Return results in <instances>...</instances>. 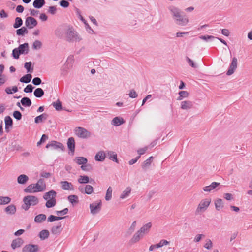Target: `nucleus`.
<instances>
[{"instance_id":"1","label":"nucleus","mask_w":252,"mask_h":252,"mask_svg":"<svg viewBox=\"0 0 252 252\" xmlns=\"http://www.w3.org/2000/svg\"><path fill=\"white\" fill-rule=\"evenodd\" d=\"M46 183L42 178L39 179L37 182L35 184H31L28 186L25 189L24 191L27 193H36L44 191L46 189Z\"/></svg>"},{"instance_id":"2","label":"nucleus","mask_w":252,"mask_h":252,"mask_svg":"<svg viewBox=\"0 0 252 252\" xmlns=\"http://www.w3.org/2000/svg\"><path fill=\"white\" fill-rule=\"evenodd\" d=\"M65 37L69 42H78L82 39L81 36L72 26H68L65 32Z\"/></svg>"},{"instance_id":"3","label":"nucleus","mask_w":252,"mask_h":252,"mask_svg":"<svg viewBox=\"0 0 252 252\" xmlns=\"http://www.w3.org/2000/svg\"><path fill=\"white\" fill-rule=\"evenodd\" d=\"M24 205L22 208L25 210H28L31 206H35L39 203L38 198L33 195H28L23 198Z\"/></svg>"},{"instance_id":"4","label":"nucleus","mask_w":252,"mask_h":252,"mask_svg":"<svg viewBox=\"0 0 252 252\" xmlns=\"http://www.w3.org/2000/svg\"><path fill=\"white\" fill-rule=\"evenodd\" d=\"M211 202V199L210 198L202 199L196 209L195 213L198 214L204 213L207 210Z\"/></svg>"},{"instance_id":"5","label":"nucleus","mask_w":252,"mask_h":252,"mask_svg":"<svg viewBox=\"0 0 252 252\" xmlns=\"http://www.w3.org/2000/svg\"><path fill=\"white\" fill-rule=\"evenodd\" d=\"M74 132L76 136L82 139H87L91 136V132L82 127L78 126L75 127Z\"/></svg>"},{"instance_id":"6","label":"nucleus","mask_w":252,"mask_h":252,"mask_svg":"<svg viewBox=\"0 0 252 252\" xmlns=\"http://www.w3.org/2000/svg\"><path fill=\"white\" fill-rule=\"evenodd\" d=\"M74 62L73 57L72 56L69 57L63 66H62L61 69V75L62 76H65L68 72V70L72 67Z\"/></svg>"},{"instance_id":"7","label":"nucleus","mask_w":252,"mask_h":252,"mask_svg":"<svg viewBox=\"0 0 252 252\" xmlns=\"http://www.w3.org/2000/svg\"><path fill=\"white\" fill-rule=\"evenodd\" d=\"M182 11L173 19L177 25L181 26H185L189 22V20L188 17L185 15H182Z\"/></svg>"},{"instance_id":"8","label":"nucleus","mask_w":252,"mask_h":252,"mask_svg":"<svg viewBox=\"0 0 252 252\" xmlns=\"http://www.w3.org/2000/svg\"><path fill=\"white\" fill-rule=\"evenodd\" d=\"M102 203L101 200L96 201L90 204V212L95 215L100 212L101 209Z\"/></svg>"},{"instance_id":"9","label":"nucleus","mask_w":252,"mask_h":252,"mask_svg":"<svg viewBox=\"0 0 252 252\" xmlns=\"http://www.w3.org/2000/svg\"><path fill=\"white\" fill-rule=\"evenodd\" d=\"M238 60L236 57L232 58V62L230 64L229 68L226 72V75L228 76L231 75L236 71L237 68Z\"/></svg>"},{"instance_id":"10","label":"nucleus","mask_w":252,"mask_h":252,"mask_svg":"<svg viewBox=\"0 0 252 252\" xmlns=\"http://www.w3.org/2000/svg\"><path fill=\"white\" fill-rule=\"evenodd\" d=\"M38 249V246L37 245L28 244L23 248L22 252H37Z\"/></svg>"},{"instance_id":"11","label":"nucleus","mask_w":252,"mask_h":252,"mask_svg":"<svg viewBox=\"0 0 252 252\" xmlns=\"http://www.w3.org/2000/svg\"><path fill=\"white\" fill-rule=\"evenodd\" d=\"M46 147L47 148H51L52 149H60L61 150H63L64 149V146L62 143L55 141H52L50 143H48L46 145Z\"/></svg>"},{"instance_id":"12","label":"nucleus","mask_w":252,"mask_h":252,"mask_svg":"<svg viewBox=\"0 0 252 252\" xmlns=\"http://www.w3.org/2000/svg\"><path fill=\"white\" fill-rule=\"evenodd\" d=\"M37 24L35 19L32 17H28L25 21V25L29 29H32Z\"/></svg>"},{"instance_id":"13","label":"nucleus","mask_w":252,"mask_h":252,"mask_svg":"<svg viewBox=\"0 0 252 252\" xmlns=\"http://www.w3.org/2000/svg\"><path fill=\"white\" fill-rule=\"evenodd\" d=\"M78 190L82 193L91 194L93 192V187L89 185H86L85 187L80 186L78 187Z\"/></svg>"},{"instance_id":"14","label":"nucleus","mask_w":252,"mask_h":252,"mask_svg":"<svg viewBox=\"0 0 252 252\" xmlns=\"http://www.w3.org/2000/svg\"><path fill=\"white\" fill-rule=\"evenodd\" d=\"M168 9L169 10L173 19L175 17H177V16L182 12L180 8L173 5L168 6Z\"/></svg>"},{"instance_id":"15","label":"nucleus","mask_w":252,"mask_h":252,"mask_svg":"<svg viewBox=\"0 0 252 252\" xmlns=\"http://www.w3.org/2000/svg\"><path fill=\"white\" fill-rule=\"evenodd\" d=\"M24 244V240L21 238H17L12 240L11 247L12 249L15 250L21 247Z\"/></svg>"},{"instance_id":"16","label":"nucleus","mask_w":252,"mask_h":252,"mask_svg":"<svg viewBox=\"0 0 252 252\" xmlns=\"http://www.w3.org/2000/svg\"><path fill=\"white\" fill-rule=\"evenodd\" d=\"M144 236H143L138 230L132 236L130 240L131 244L136 243L140 241Z\"/></svg>"},{"instance_id":"17","label":"nucleus","mask_w":252,"mask_h":252,"mask_svg":"<svg viewBox=\"0 0 252 252\" xmlns=\"http://www.w3.org/2000/svg\"><path fill=\"white\" fill-rule=\"evenodd\" d=\"M193 107V103L190 100H185L181 102V108L185 110H189Z\"/></svg>"},{"instance_id":"18","label":"nucleus","mask_w":252,"mask_h":252,"mask_svg":"<svg viewBox=\"0 0 252 252\" xmlns=\"http://www.w3.org/2000/svg\"><path fill=\"white\" fill-rule=\"evenodd\" d=\"M61 185V188L63 190H74V187L73 185L67 181H61L60 182Z\"/></svg>"},{"instance_id":"19","label":"nucleus","mask_w":252,"mask_h":252,"mask_svg":"<svg viewBox=\"0 0 252 252\" xmlns=\"http://www.w3.org/2000/svg\"><path fill=\"white\" fill-rule=\"evenodd\" d=\"M220 184L219 182H213L210 185L205 186L202 189L205 192H210Z\"/></svg>"},{"instance_id":"20","label":"nucleus","mask_w":252,"mask_h":252,"mask_svg":"<svg viewBox=\"0 0 252 252\" xmlns=\"http://www.w3.org/2000/svg\"><path fill=\"white\" fill-rule=\"evenodd\" d=\"M152 227V223L151 222H148L146 224L144 225L142 227L140 228L138 231L143 235L144 236L146 234H147L151 228Z\"/></svg>"},{"instance_id":"21","label":"nucleus","mask_w":252,"mask_h":252,"mask_svg":"<svg viewBox=\"0 0 252 252\" xmlns=\"http://www.w3.org/2000/svg\"><path fill=\"white\" fill-rule=\"evenodd\" d=\"M4 122L5 124V131L7 132H9L10 127H12V126L13 120L10 116H7L5 117Z\"/></svg>"},{"instance_id":"22","label":"nucleus","mask_w":252,"mask_h":252,"mask_svg":"<svg viewBox=\"0 0 252 252\" xmlns=\"http://www.w3.org/2000/svg\"><path fill=\"white\" fill-rule=\"evenodd\" d=\"M17 49H19V53H20L21 54H27L29 50V44L27 43L21 44Z\"/></svg>"},{"instance_id":"23","label":"nucleus","mask_w":252,"mask_h":252,"mask_svg":"<svg viewBox=\"0 0 252 252\" xmlns=\"http://www.w3.org/2000/svg\"><path fill=\"white\" fill-rule=\"evenodd\" d=\"M131 191V188L129 187H128L125 189L124 190L122 191L121 194L120 195V198L121 199H124L127 198Z\"/></svg>"},{"instance_id":"24","label":"nucleus","mask_w":252,"mask_h":252,"mask_svg":"<svg viewBox=\"0 0 252 252\" xmlns=\"http://www.w3.org/2000/svg\"><path fill=\"white\" fill-rule=\"evenodd\" d=\"M57 193L55 190H52L49 192H46L43 195V198L45 200L52 199L56 198Z\"/></svg>"},{"instance_id":"25","label":"nucleus","mask_w":252,"mask_h":252,"mask_svg":"<svg viewBox=\"0 0 252 252\" xmlns=\"http://www.w3.org/2000/svg\"><path fill=\"white\" fill-rule=\"evenodd\" d=\"M16 211V206L13 204L9 205L5 208V212L8 215H14Z\"/></svg>"},{"instance_id":"26","label":"nucleus","mask_w":252,"mask_h":252,"mask_svg":"<svg viewBox=\"0 0 252 252\" xmlns=\"http://www.w3.org/2000/svg\"><path fill=\"white\" fill-rule=\"evenodd\" d=\"M105 153L103 151H100L95 155V160L98 161H103L105 160Z\"/></svg>"},{"instance_id":"27","label":"nucleus","mask_w":252,"mask_h":252,"mask_svg":"<svg viewBox=\"0 0 252 252\" xmlns=\"http://www.w3.org/2000/svg\"><path fill=\"white\" fill-rule=\"evenodd\" d=\"M153 159V157L151 156L142 163L141 166L143 170H146L150 167Z\"/></svg>"},{"instance_id":"28","label":"nucleus","mask_w":252,"mask_h":252,"mask_svg":"<svg viewBox=\"0 0 252 252\" xmlns=\"http://www.w3.org/2000/svg\"><path fill=\"white\" fill-rule=\"evenodd\" d=\"M124 123V119L120 117H116L112 120L111 124L115 126H119Z\"/></svg>"},{"instance_id":"29","label":"nucleus","mask_w":252,"mask_h":252,"mask_svg":"<svg viewBox=\"0 0 252 252\" xmlns=\"http://www.w3.org/2000/svg\"><path fill=\"white\" fill-rule=\"evenodd\" d=\"M215 208L217 211H220L224 207L223 201L221 199L218 198L215 201Z\"/></svg>"},{"instance_id":"30","label":"nucleus","mask_w":252,"mask_h":252,"mask_svg":"<svg viewBox=\"0 0 252 252\" xmlns=\"http://www.w3.org/2000/svg\"><path fill=\"white\" fill-rule=\"evenodd\" d=\"M67 144L68 148L70 151L72 152H74L75 150V140L74 138H69Z\"/></svg>"},{"instance_id":"31","label":"nucleus","mask_w":252,"mask_h":252,"mask_svg":"<svg viewBox=\"0 0 252 252\" xmlns=\"http://www.w3.org/2000/svg\"><path fill=\"white\" fill-rule=\"evenodd\" d=\"M29 180L28 177L25 174H21L17 178V182L20 184H26Z\"/></svg>"},{"instance_id":"32","label":"nucleus","mask_w":252,"mask_h":252,"mask_svg":"<svg viewBox=\"0 0 252 252\" xmlns=\"http://www.w3.org/2000/svg\"><path fill=\"white\" fill-rule=\"evenodd\" d=\"M213 247V244L212 240L209 238L206 239L204 241L203 247L208 250H210L212 249Z\"/></svg>"},{"instance_id":"33","label":"nucleus","mask_w":252,"mask_h":252,"mask_svg":"<svg viewBox=\"0 0 252 252\" xmlns=\"http://www.w3.org/2000/svg\"><path fill=\"white\" fill-rule=\"evenodd\" d=\"M48 115L45 113H43L38 116H37L35 118V123H40L43 122L44 120H46L47 119Z\"/></svg>"},{"instance_id":"34","label":"nucleus","mask_w":252,"mask_h":252,"mask_svg":"<svg viewBox=\"0 0 252 252\" xmlns=\"http://www.w3.org/2000/svg\"><path fill=\"white\" fill-rule=\"evenodd\" d=\"M107 156L110 159H111L116 162H118L117 159V156L115 152L111 151H108L107 152Z\"/></svg>"},{"instance_id":"35","label":"nucleus","mask_w":252,"mask_h":252,"mask_svg":"<svg viewBox=\"0 0 252 252\" xmlns=\"http://www.w3.org/2000/svg\"><path fill=\"white\" fill-rule=\"evenodd\" d=\"M44 0H35L33 3V6L36 8H40L45 4Z\"/></svg>"},{"instance_id":"36","label":"nucleus","mask_w":252,"mask_h":252,"mask_svg":"<svg viewBox=\"0 0 252 252\" xmlns=\"http://www.w3.org/2000/svg\"><path fill=\"white\" fill-rule=\"evenodd\" d=\"M76 162L79 165H84L87 163L88 160L86 158L78 157L75 158Z\"/></svg>"},{"instance_id":"37","label":"nucleus","mask_w":252,"mask_h":252,"mask_svg":"<svg viewBox=\"0 0 252 252\" xmlns=\"http://www.w3.org/2000/svg\"><path fill=\"white\" fill-rule=\"evenodd\" d=\"M49 236V232L47 230H43L40 231L39 234L41 240H44L47 239Z\"/></svg>"},{"instance_id":"38","label":"nucleus","mask_w":252,"mask_h":252,"mask_svg":"<svg viewBox=\"0 0 252 252\" xmlns=\"http://www.w3.org/2000/svg\"><path fill=\"white\" fill-rule=\"evenodd\" d=\"M21 103L24 106L30 107L32 105V101L28 97H23L21 100Z\"/></svg>"},{"instance_id":"39","label":"nucleus","mask_w":252,"mask_h":252,"mask_svg":"<svg viewBox=\"0 0 252 252\" xmlns=\"http://www.w3.org/2000/svg\"><path fill=\"white\" fill-rule=\"evenodd\" d=\"M32 78V76L30 74H27L24 76H23L22 78H21L19 80V81L21 82L28 83H29L31 79Z\"/></svg>"},{"instance_id":"40","label":"nucleus","mask_w":252,"mask_h":252,"mask_svg":"<svg viewBox=\"0 0 252 252\" xmlns=\"http://www.w3.org/2000/svg\"><path fill=\"white\" fill-rule=\"evenodd\" d=\"M78 182L80 184H86L89 182V178L86 175H80L78 179Z\"/></svg>"},{"instance_id":"41","label":"nucleus","mask_w":252,"mask_h":252,"mask_svg":"<svg viewBox=\"0 0 252 252\" xmlns=\"http://www.w3.org/2000/svg\"><path fill=\"white\" fill-rule=\"evenodd\" d=\"M46 219V216L45 214H41L36 216L34 218V221L37 223H41L44 221Z\"/></svg>"},{"instance_id":"42","label":"nucleus","mask_w":252,"mask_h":252,"mask_svg":"<svg viewBox=\"0 0 252 252\" xmlns=\"http://www.w3.org/2000/svg\"><path fill=\"white\" fill-rule=\"evenodd\" d=\"M51 231L53 234H59L61 232V225L59 224L57 226H53L51 228Z\"/></svg>"},{"instance_id":"43","label":"nucleus","mask_w":252,"mask_h":252,"mask_svg":"<svg viewBox=\"0 0 252 252\" xmlns=\"http://www.w3.org/2000/svg\"><path fill=\"white\" fill-rule=\"evenodd\" d=\"M179 96L178 97V100H181L184 98H187L189 95V93L186 91H182L179 93Z\"/></svg>"},{"instance_id":"44","label":"nucleus","mask_w":252,"mask_h":252,"mask_svg":"<svg viewBox=\"0 0 252 252\" xmlns=\"http://www.w3.org/2000/svg\"><path fill=\"white\" fill-rule=\"evenodd\" d=\"M112 188L111 187H109L105 194V199L106 201H109L111 199L112 196Z\"/></svg>"},{"instance_id":"45","label":"nucleus","mask_w":252,"mask_h":252,"mask_svg":"<svg viewBox=\"0 0 252 252\" xmlns=\"http://www.w3.org/2000/svg\"><path fill=\"white\" fill-rule=\"evenodd\" d=\"M11 198L7 196H0V205H5L10 203Z\"/></svg>"},{"instance_id":"46","label":"nucleus","mask_w":252,"mask_h":252,"mask_svg":"<svg viewBox=\"0 0 252 252\" xmlns=\"http://www.w3.org/2000/svg\"><path fill=\"white\" fill-rule=\"evenodd\" d=\"M45 206L47 208H51L56 205V198H53L52 199L46 200Z\"/></svg>"},{"instance_id":"47","label":"nucleus","mask_w":252,"mask_h":252,"mask_svg":"<svg viewBox=\"0 0 252 252\" xmlns=\"http://www.w3.org/2000/svg\"><path fill=\"white\" fill-rule=\"evenodd\" d=\"M18 88L16 86H13L12 88L7 87L5 89V91L7 94H12L13 93H16L18 92Z\"/></svg>"},{"instance_id":"48","label":"nucleus","mask_w":252,"mask_h":252,"mask_svg":"<svg viewBox=\"0 0 252 252\" xmlns=\"http://www.w3.org/2000/svg\"><path fill=\"white\" fill-rule=\"evenodd\" d=\"M44 92L43 90L40 88L35 89L34 92V95L36 97H41L44 95Z\"/></svg>"},{"instance_id":"49","label":"nucleus","mask_w":252,"mask_h":252,"mask_svg":"<svg viewBox=\"0 0 252 252\" xmlns=\"http://www.w3.org/2000/svg\"><path fill=\"white\" fill-rule=\"evenodd\" d=\"M28 31L26 28L23 27L17 30L16 33L18 35H24L25 34H27Z\"/></svg>"},{"instance_id":"50","label":"nucleus","mask_w":252,"mask_h":252,"mask_svg":"<svg viewBox=\"0 0 252 252\" xmlns=\"http://www.w3.org/2000/svg\"><path fill=\"white\" fill-rule=\"evenodd\" d=\"M42 47V43L39 40H35L32 44V47L34 50L40 49Z\"/></svg>"},{"instance_id":"51","label":"nucleus","mask_w":252,"mask_h":252,"mask_svg":"<svg viewBox=\"0 0 252 252\" xmlns=\"http://www.w3.org/2000/svg\"><path fill=\"white\" fill-rule=\"evenodd\" d=\"M52 105L57 111H60L62 109V103L59 99L57 100L56 102H54L52 103Z\"/></svg>"},{"instance_id":"52","label":"nucleus","mask_w":252,"mask_h":252,"mask_svg":"<svg viewBox=\"0 0 252 252\" xmlns=\"http://www.w3.org/2000/svg\"><path fill=\"white\" fill-rule=\"evenodd\" d=\"M170 244V242L165 239L161 240L158 243L156 244L158 248L162 247L164 246L168 245Z\"/></svg>"},{"instance_id":"53","label":"nucleus","mask_w":252,"mask_h":252,"mask_svg":"<svg viewBox=\"0 0 252 252\" xmlns=\"http://www.w3.org/2000/svg\"><path fill=\"white\" fill-rule=\"evenodd\" d=\"M65 217H59V216H55L54 215H50L48 218V222H53L55 220H60L64 218Z\"/></svg>"},{"instance_id":"54","label":"nucleus","mask_w":252,"mask_h":252,"mask_svg":"<svg viewBox=\"0 0 252 252\" xmlns=\"http://www.w3.org/2000/svg\"><path fill=\"white\" fill-rule=\"evenodd\" d=\"M23 24V21L20 17H16L15 18V22L13 25L14 28H18L20 27Z\"/></svg>"},{"instance_id":"55","label":"nucleus","mask_w":252,"mask_h":252,"mask_svg":"<svg viewBox=\"0 0 252 252\" xmlns=\"http://www.w3.org/2000/svg\"><path fill=\"white\" fill-rule=\"evenodd\" d=\"M68 199L72 204H75L78 202V196L75 195H69L68 197Z\"/></svg>"},{"instance_id":"56","label":"nucleus","mask_w":252,"mask_h":252,"mask_svg":"<svg viewBox=\"0 0 252 252\" xmlns=\"http://www.w3.org/2000/svg\"><path fill=\"white\" fill-rule=\"evenodd\" d=\"M199 38L202 40H203L205 41H208L209 40H212L216 38V37L213 36H212V35H201V36H199Z\"/></svg>"},{"instance_id":"57","label":"nucleus","mask_w":252,"mask_h":252,"mask_svg":"<svg viewBox=\"0 0 252 252\" xmlns=\"http://www.w3.org/2000/svg\"><path fill=\"white\" fill-rule=\"evenodd\" d=\"M85 29L87 32L91 35L95 34V32L91 28V27L89 26L88 23H86L85 25Z\"/></svg>"},{"instance_id":"58","label":"nucleus","mask_w":252,"mask_h":252,"mask_svg":"<svg viewBox=\"0 0 252 252\" xmlns=\"http://www.w3.org/2000/svg\"><path fill=\"white\" fill-rule=\"evenodd\" d=\"M21 54L20 53H19V49L17 48H15L12 51V55L13 57L15 59H18L19 58V55Z\"/></svg>"},{"instance_id":"59","label":"nucleus","mask_w":252,"mask_h":252,"mask_svg":"<svg viewBox=\"0 0 252 252\" xmlns=\"http://www.w3.org/2000/svg\"><path fill=\"white\" fill-rule=\"evenodd\" d=\"M187 61L189 64L193 68H196L197 65L195 64L194 62L189 57L186 58Z\"/></svg>"},{"instance_id":"60","label":"nucleus","mask_w":252,"mask_h":252,"mask_svg":"<svg viewBox=\"0 0 252 252\" xmlns=\"http://www.w3.org/2000/svg\"><path fill=\"white\" fill-rule=\"evenodd\" d=\"M13 117L17 120H20L22 118V114L19 111H15L13 112Z\"/></svg>"},{"instance_id":"61","label":"nucleus","mask_w":252,"mask_h":252,"mask_svg":"<svg viewBox=\"0 0 252 252\" xmlns=\"http://www.w3.org/2000/svg\"><path fill=\"white\" fill-rule=\"evenodd\" d=\"M68 212V209L66 208L61 211H56V214L58 215H64L66 214Z\"/></svg>"},{"instance_id":"62","label":"nucleus","mask_w":252,"mask_h":252,"mask_svg":"<svg viewBox=\"0 0 252 252\" xmlns=\"http://www.w3.org/2000/svg\"><path fill=\"white\" fill-rule=\"evenodd\" d=\"M33 87L32 85H28L26 88H24V91L25 93H31L32 92Z\"/></svg>"},{"instance_id":"63","label":"nucleus","mask_w":252,"mask_h":252,"mask_svg":"<svg viewBox=\"0 0 252 252\" xmlns=\"http://www.w3.org/2000/svg\"><path fill=\"white\" fill-rule=\"evenodd\" d=\"M148 150V147H145L142 148H140L137 150V153L139 155V156H141L142 155H143L146 151Z\"/></svg>"},{"instance_id":"64","label":"nucleus","mask_w":252,"mask_h":252,"mask_svg":"<svg viewBox=\"0 0 252 252\" xmlns=\"http://www.w3.org/2000/svg\"><path fill=\"white\" fill-rule=\"evenodd\" d=\"M41 83V80L39 77H35L32 80V83L35 85H39Z\"/></svg>"}]
</instances>
